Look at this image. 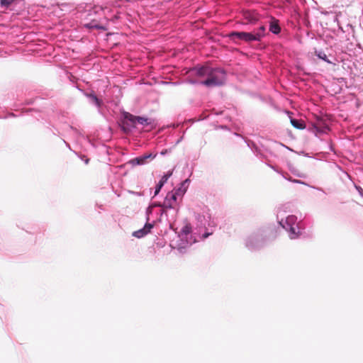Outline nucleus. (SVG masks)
<instances>
[{"instance_id": "nucleus-13", "label": "nucleus", "mask_w": 363, "mask_h": 363, "mask_svg": "<svg viewBox=\"0 0 363 363\" xmlns=\"http://www.w3.org/2000/svg\"><path fill=\"white\" fill-rule=\"evenodd\" d=\"M314 55L318 57V58L327 62L328 63H331L329 60L327 58L326 54L323 51H318L315 49L314 50Z\"/></svg>"}, {"instance_id": "nucleus-16", "label": "nucleus", "mask_w": 363, "mask_h": 363, "mask_svg": "<svg viewBox=\"0 0 363 363\" xmlns=\"http://www.w3.org/2000/svg\"><path fill=\"white\" fill-rule=\"evenodd\" d=\"M88 96L91 99V100L95 103L97 106H100V101L97 98V96L94 94H90Z\"/></svg>"}, {"instance_id": "nucleus-10", "label": "nucleus", "mask_w": 363, "mask_h": 363, "mask_svg": "<svg viewBox=\"0 0 363 363\" xmlns=\"http://www.w3.org/2000/svg\"><path fill=\"white\" fill-rule=\"evenodd\" d=\"M210 68H211L210 67H202L198 68L196 69V74L197 76L201 77H208Z\"/></svg>"}, {"instance_id": "nucleus-1", "label": "nucleus", "mask_w": 363, "mask_h": 363, "mask_svg": "<svg viewBox=\"0 0 363 363\" xmlns=\"http://www.w3.org/2000/svg\"><path fill=\"white\" fill-rule=\"evenodd\" d=\"M225 79L226 74L223 69L211 67L207 79L202 81L201 84L208 87L221 86L225 83Z\"/></svg>"}, {"instance_id": "nucleus-6", "label": "nucleus", "mask_w": 363, "mask_h": 363, "mask_svg": "<svg viewBox=\"0 0 363 363\" xmlns=\"http://www.w3.org/2000/svg\"><path fill=\"white\" fill-rule=\"evenodd\" d=\"M152 228H153V225L147 223L145 225L143 228L133 232V235L134 237L140 238L146 235L147 233H149Z\"/></svg>"}, {"instance_id": "nucleus-7", "label": "nucleus", "mask_w": 363, "mask_h": 363, "mask_svg": "<svg viewBox=\"0 0 363 363\" xmlns=\"http://www.w3.org/2000/svg\"><path fill=\"white\" fill-rule=\"evenodd\" d=\"M155 157V155H153L152 154L150 153L147 155H145L141 157H138L136 158H134L130 160V163L133 165H141L146 163L147 159H153Z\"/></svg>"}, {"instance_id": "nucleus-17", "label": "nucleus", "mask_w": 363, "mask_h": 363, "mask_svg": "<svg viewBox=\"0 0 363 363\" xmlns=\"http://www.w3.org/2000/svg\"><path fill=\"white\" fill-rule=\"evenodd\" d=\"M264 31H265V27L264 26H260L259 31L258 33L262 34V37L263 36Z\"/></svg>"}, {"instance_id": "nucleus-21", "label": "nucleus", "mask_w": 363, "mask_h": 363, "mask_svg": "<svg viewBox=\"0 0 363 363\" xmlns=\"http://www.w3.org/2000/svg\"><path fill=\"white\" fill-rule=\"evenodd\" d=\"M269 23H278V21H269Z\"/></svg>"}, {"instance_id": "nucleus-5", "label": "nucleus", "mask_w": 363, "mask_h": 363, "mask_svg": "<svg viewBox=\"0 0 363 363\" xmlns=\"http://www.w3.org/2000/svg\"><path fill=\"white\" fill-rule=\"evenodd\" d=\"M177 193L169 192L162 203L164 208H174L177 206Z\"/></svg>"}, {"instance_id": "nucleus-8", "label": "nucleus", "mask_w": 363, "mask_h": 363, "mask_svg": "<svg viewBox=\"0 0 363 363\" xmlns=\"http://www.w3.org/2000/svg\"><path fill=\"white\" fill-rule=\"evenodd\" d=\"M172 175V172H169L166 174H164L162 179H160V181L159 182V183L157 184V186H156V189H155V196H156L157 194H159L160 189H162V187L163 186V185L167 182L169 177Z\"/></svg>"}, {"instance_id": "nucleus-9", "label": "nucleus", "mask_w": 363, "mask_h": 363, "mask_svg": "<svg viewBox=\"0 0 363 363\" xmlns=\"http://www.w3.org/2000/svg\"><path fill=\"white\" fill-rule=\"evenodd\" d=\"M21 1L22 0H0V4L1 8L8 9L21 3Z\"/></svg>"}, {"instance_id": "nucleus-12", "label": "nucleus", "mask_w": 363, "mask_h": 363, "mask_svg": "<svg viewBox=\"0 0 363 363\" xmlns=\"http://www.w3.org/2000/svg\"><path fill=\"white\" fill-rule=\"evenodd\" d=\"M85 27L89 30H93L94 29L101 30H107V28L105 26L101 24H85Z\"/></svg>"}, {"instance_id": "nucleus-15", "label": "nucleus", "mask_w": 363, "mask_h": 363, "mask_svg": "<svg viewBox=\"0 0 363 363\" xmlns=\"http://www.w3.org/2000/svg\"><path fill=\"white\" fill-rule=\"evenodd\" d=\"M137 119H138L137 120V123H139V124H141V125H148V124L150 123L148 121L149 119L147 118L137 116Z\"/></svg>"}, {"instance_id": "nucleus-14", "label": "nucleus", "mask_w": 363, "mask_h": 363, "mask_svg": "<svg viewBox=\"0 0 363 363\" xmlns=\"http://www.w3.org/2000/svg\"><path fill=\"white\" fill-rule=\"evenodd\" d=\"M269 30L274 34H278L281 31L279 24H270Z\"/></svg>"}, {"instance_id": "nucleus-19", "label": "nucleus", "mask_w": 363, "mask_h": 363, "mask_svg": "<svg viewBox=\"0 0 363 363\" xmlns=\"http://www.w3.org/2000/svg\"><path fill=\"white\" fill-rule=\"evenodd\" d=\"M291 230L294 235H295V231L294 228H291Z\"/></svg>"}, {"instance_id": "nucleus-4", "label": "nucleus", "mask_w": 363, "mask_h": 363, "mask_svg": "<svg viewBox=\"0 0 363 363\" xmlns=\"http://www.w3.org/2000/svg\"><path fill=\"white\" fill-rule=\"evenodd\" d=\"M124 121L123 125V130L125 132L130 130V127H135L137 124V116L132 115L130 113L125 112L123 114Z\"/></svg>"}, {"instance_id": "nucleus-18", "label": "nucleus", "mask_w": 363, "mask_h": 363, "mask_svg": "<svg viewBox=\"0 0 363 363\" xmlns=\"http://www.w3.org/2000/svg\"><path fill=\"white\" fill-rule=\"evenodd\" d=\"M210 235H211V233H204L203 235H202L201 236V239L202 240H205L206 238H207Z\"/></svg>"}, {"instance_id": "nucleus-20", "label": "nucleus", "mask_w": 363, "mask_h": 363, "mask_svg": "<svg viewBox=\"0 0 363 363\" xmlns=\"http://www.w3.org/2000/svg\"><path fill=\"white\" fill-rule=\"evenodd\" d=\"M90 23H96V20H94V19H92V20H91V22H90Z\"/></svg>"}, {"instance_id": "nucleus-11", "label": "nucleus", "mask_w": 363, "mask_h": 363, "mask_svg": "<svg viewBox=\"0 0 363 363\" xmlns=\"http://www.w3.org/2000/svg\"><path fill=\"white\" fill-rule=\"evenodd\" d=\"M291 125L299 130H303L306 128L305 123L302 120H297V119H291Z\"/></svg>"}, {"instance_id": "nucleus-3", "label": "nucleus", "mask_w": 363, "mask_h": 363, "mask_svg": "<svg viewBox=\"0 0 363 363\" xmlns=\"http://www.w3.org/2000/svg\"><path fill=\"white\" fill-rule=\"evenodd\" d=\"M229 36L233 39L237 38L246 42H250L252 40H259L262 38V34L255 32H233L229 35Z\"/></svg>"}, {"instance_id": "nucleus-2", "label": "nucleus", "mask_w": 363, "mask_h": 363, "mask_svg": "<svg viewBox=\"0 0 363 363\" xmlns=\"http://www.w3.org/2000/svg\"><path fill=\"white\" fill-rule=\"evenodd\" d=\"M50 6H51L52 11L50 13H52L54 16L60 17L64 13L63 11L67 12L69 11L72 7V5L69 4H48L46 1H45V4L42 5L43 7L47 8L48 10H50Z\"/></svg>"}]
</instances>
